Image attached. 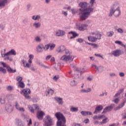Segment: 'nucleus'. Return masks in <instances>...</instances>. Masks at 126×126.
I'll list each match as a JSON object with an SVG mask.
<instances>
[{
    "instance_id": "obj_64",
    "label": "nucleus",
    "mask_w": 126,
    "mask_h": 126,
    "mask_svg": "<svg viewBox=\"0 0 126 126\" xmlns=\"http://www.w3.org/2000/svg\"><path fill=\"white\" fill-rule=\"evenodd\" d=\"M89 122H90L89 119H85L84 123H85V124H88Z\"/></svg>"
},
{
    "instance_id": "obj_25",
    "label": "nucleus",
    "mask_w": 126,
    "mask_h": 126,
    "mask_svg": "<svg viewBox=\"0 0 126 126\" xmlns=\"http://www.w3.org/2000/svg\"><path fill=\"white\" fill-rule=\"evenodd\" d=\"M92 91V89L91 88H89L87 90L82 89L80 90L81 93H90Z\"/></svg>"
},
{
    "instance_id": "obj_56",
    "label": "nucleus",
    "mask_w": 126,
    "mask_h": 126,
    "mask_svg": "<svg viewBox=\"0 0 126 126\" xmlns=\"http://www.w3.org/2000/svg\"><path fill=\"white\" fill-rule=\"evenodd\" d=\"M0 102L1 103V104H4V103H5V100L4 98H0Z\"/></svg>"
},
{
    "instance_id": "obj_39",
    "label": "nucleus",
    "mask_w": 126,
    "mask_h": 126,
    "mask_svg": "<svg viewBox=\"0 0 126 126\" xmlns=\"http://www.w3.org/2000/svg\"><path fill=\"white\" fill-rule=\"evenodd\" d=\"M109 122V120H108L107 118H106L102 120V122H100L101 125H103V124H107Z\"/></svg>"
},
{
    "instance_id": "obj_5",
    "label": "nucleus",
    "mask_w": 126,
    "mask_h": 126,
    "mask_svg": "<svg viewBox=\"0 0 126 126\" xmlns=\"http://www.w3.org/2000/svg\"><path fill=\"white\" fill-rule=\"evenodd\" d=\"M21 94L27 99H31V97L29 96V94H31L30 89H23L21 91Z\"/></svg>"
},
{
    "instance_id": "obj_15",
    "label": "nucleus",
    "mask_w": 126,
    "mask_h": 126,
    "mask_svg": "<svg viewBox=\"0 0 126 126\" xmlns=\"http://www.w3.org/2000/svg\"><path fill=\"white\" fill-rule=\"evenodd\" d=\"M87 70L86 68H75L74 71H76V72H79V73H83V72H85Z\"/></svg>"
},
{
    "instance_id": "obj_1",
    "label": "nucleus",
    "mask_w": 126,
    "mask_h": 126,
    "mask_svg": "<svg viewBox=\"0 0 126 126\" xmlns=\"http://www.w3.org/2000/svg\"><path fill=\"white\" fill-rule=\"evenodd\" d=\"M94 2L95 0H91L90 4L86 2H80L79 4V6L81 7L79 9L80 12L79 13L80 20H86L90 16L92 12L94 11V8L92 7L94 6Z\"/></svg>"
},
{
    "instance_id": "obj_58",
    "label": "nucleus",
    "mask_w": 126,
    "mask_h": 126,
    "mask_svg": "<svg viewBox=\"0 0 126 126\" xmlns=\"http://www.w3.org/2000/svg\"><path fill=\"white\" fill-rule=\"evenodd\" d=\"M91 46H92L93 47V48H98V45H97L95 43H92Z\"/></svg>"
},
{
    "instance_id": "obj_53",
    "label": "nucleus",
    "mask_w": 126,
    "mask_h": 126,
    "mask_svg": "<svg viewBox=\"0 0 126 126\" xmlns=\"http://www.w3.org/2000/svg\"><path fill=\"white\" fill-rule=\"evenodd\" d=\"M113 102L115 103V104H118V103L120 102V99H119V98H116L113 100Z\"/></svg>"
},
{
    "instance_id": "obj_43",
    "label": "nucleus",
    "mask_w": 126,
    "mask_h": 126,
    "mask_svg": "<svg viewBox=\"0 0 126 126\" xmlns=\"http://www.w3.org/2000/svg\"><path fill=\"white\" fill-rule=\"evenodd\" d=\"M17 79V81L18 82V83H19V82H22V79L23 78L21 76H18L16 78Z\"/></svg>"
},
{
    "instance_id": "obj_35",
    "label": "nucleus",
    "mask_w": 126,
    "mask_h": 126,
    "mask_svg": "<svg viewBox=\"0 0 126 126\" xmlns=\"http://www.w3.org/2000/svg\"><path fill=\"white\" fill-rule=\"evenodd\" d=\"M34 41L36 43H40L42 41V38L40 37L39 36H37L34 38Z\"/></svg>"
},
{
    "instance_id": "obj_44",
    "label": "nucleus",
    "mask_w": 126,
    "mask_h": 126,
    "mask_svg": "<svg viewBox=\"0 0 126 126\" xmlns=\"http://www.w3.org/2000/svg\"><path fill=\"white\" fill-rule=\"evenodd\" d=\"M28 126H30L32 125V120L31 119H27Z\"/></svg>"
},
{
    "instance_id": "obj_13",
    "label": "nucleus",
    "mask_w": 126,
    "mask_h": 126,
    "mask_svg": "<svg viewBox=\"0 0 126 126\" xmlns=\"http://www.w3.org/2000/svg\"><path fill=\"white\" fill-rule=\"evenodd\" d=\"M36 50L38 53H42L45 50V46L42 44H40L36 48Z\"/></svg>"
},
{
    "instance_id": "obj_19",
    "label": "nucleus",
    "mask_w": 126,
    "mask_h": 126,
    "mask_svg": "<svg viewBox=\"0 0 126 126\" xmlns=\"http://www.w3.org/2000/svg\"><path fill=\"white\" fill-rule=\"evenodd\" d=\"M120 15H121V10L118 7L115 10H114V16L115 17H119Z\"/></svg>"
},
{
    "instance_id": "obj_7",
    "label": "nucleus",
    "mask_w": 126,
    "mask_h": 126,
    "mask_svg": "<svg viewBox=\"0 0 126 126\" xmlns=\"http://www.w3.org/2000/svg\"><path fill=\"white\" fill-rule=\"evenodd\" d=\"M2 58H4L5 56H16V52L15 51L14 49H11L9 52L5 54H1Z\"/></svg>"
},
{
    "instance_id": "obj_24",
    "label": "nucleus",
    "mask_w": 126,
    "mask_h": 126,
    "mask_svg": "<svg viewBox=\"0 0 126 126\" xmlns=\"http://www.w3.org/2000/svg\"><path fill=\"white\" fill-rule=\"evenodd\" d=\"M55 99L57 102H58L59 105H63V98L61 97H55Z\"/></svg>"
},
{
    "instance_id": "obj_8",
    "label": "nucleus",
    "mask_w": 126,
    "mask_h": 126,
    "mask_svg": "<svg viewBox=\"0 0 126 126\" xmlns=\"http://www.w3.org/2000/svg\"><path fill=\"white\" fill-rule=\"evenodd\" d=\"M45 115V114L43 111L38 110L36 113V118L38 119V120H43Z\"/></svg>"
},
{
    "instance_id": "obj_47",
    "label": "nucleus",
    "mask_w": 126,
    "mask_h": 126,
    "mask_svg": "<svg viewBox=\"0 0 126 126\" xmlns=\"http://www.w3.org/2000/svg\"><path fill=\"white\" fill-rule=\"evenodd\" d=\"M0 71L3 73H6V69L3 68L2 67H0Z\"/></svg>"
},
{
    "instance_id": "obj_50",
    "label": "nucleus",
    "mask_w": 126,
    "mask_h": 126,
    "mask_svg": "<svg viewBox=\"0 0 126 126\" xmlns=\"http://www.w3.org/2000/svg\"><path fill=\"white\" fill-rule=\"evenodd\" d=\"M59 78H60V76H59V75H55L53 78V80H55V81H57V80L58 79H59Z\"/></svg>"
},
{
    "instance_id": "obj_57",
    "label": "nucleus",
    "mask_w": 126,
    "mask_h": 126,
    "mask_svg": "<svg viewBox=\"0 0 126 126\" xmlns=\"http://www.w3.org/2000/svg\"><path fill=\"white\" fill-rule=\"evenodd\" d=\"M32 102H33V103H36V102H38V98L36 97H34L32 98Z\"/></svg>"
},
{
    "instance_id": "obj_55",
    "label": "nucleus",
    "mask_w": 126,
    "mask_h": 126,
    "mask_svg": "<svg viewBox=\"0 0 126 126\" xmlns=\"http://www.w3.org/2000/svg\"><path fill=\"white\" fill-rule=\"evenodd\" d=\"M94 56H95V57H98V58H101V59H102V60H104V57H103V56H101V55L100 54H94Z\"/></svg>"
},
{
    "instance_id": "obj_38",
    "label": "nucleus",
    "mask_w": 126,
    "mask_h": 126,
    "mask_svg": "<svg viewBox=\"0 0 126 126\" xmlns=\"http://www.w3.org/2000/svg\"><path fill=\"white\" fill-rule=\"evenodd\" d=\"M17 123L18 124V126H25L24 124L22 123V121L19 119L17 121Z\"/></svg>"
},
{
    "instance_id": "obj_14",
    "label": "nucleus",
    "mask_w": 126,
    "mask_h": 126,
    "mask_svg": "<svg viewBox=\"0 0 126 126\" xmlns=\"http://www.w3.org/2000/svg\"><path fill=\"white\" fill-rule=\"evenodd\" d=\"M15 108L20 112H24L25 111L24 108L20 107V106H19V104L17 101H16L15 103Z\"/></svg>"
},
{
    "instance_id": "obj_51",
    "label": "nucleus",
    "mask_w": 126,
    "mask_h": 126,
    "mask_svg": "<svg viewBox=\"0 0 126 126\" xmlns=\"http://www.w3.org/2000/svg\"><path fill=\"white\" fill-rule=\"evenodd\" d=\"M76 41L79 43H83V42H84V40L82 38H78L76 39Z\"/></svg>"
},
{
    "instance_id": "obj_54",
    "label": "nucleus",
    "mask_w": 126,
    "mask_h": 126,
    "mask_svg": "<svg viewBox=\"0 0 126 126\" xmlns=\"http://www.w3.org/2000/svg\"><path fill=\"white\" fill-rule=\"evenodd\" d=\"M117 32H118V33H121L122 34V33H124V30H123V29L121 28H118L117 29Z\"/></svg>"
},
{
    "instance_id": "obj_20",
    "label": "nucleus",
    "mask_w": 126,
    "mask_h": 126,
    "mask_svg": "<svg viewBox=\"0 0 126 126\" xmlns=\"http://www.w3.org/2000/svg\"><path fill=\"white\" fill-rule=\"evenodd\" d=\"M92 66H93H93H94L95 67V68H96V70H98V71L99 72H102L103 71V70H104V68H103V67H102V66L98 67L95 64H93L92 65Z\"/></svg>"
},
{
    "instance_id": "obj_23",
    "label": "nucleus",
    "mask_w": 126,
    "mask_h": 126,
    "mask_svg": "<svg viewBox=\"0 0 126 126\" xmlns=\"http://www.w3.org/2000/svg\"><path fill=\"white\" fill-rule=\"evenodd\" d=\"M6 69L8 73H15V72H16V69H12L9 65L7 67Z\"/></svg>"
},
{
    "instance_id": "obj_22",
    "label": "nucleus",
    "mask_w": 126,
    "mask_h": 126,
    "mask_svg": "<svg viewBox=\"0 0 126 126\" xmlns=\"http://www.w3.org/2000/svg\"><path fill=\"white\" fill-rule=\"evenodd\" d=\"M68 34H72V36H71L70 37V39H74V38L78 37V36L79 35L78 33H77L76 32H68Z\"/></svg>"
},
{
    "instance_id": "obj_45",
    "label": "nucleus",
    "mask_w": 126,
    "mask_h": 126,
    "mask_svg": "<svg viewBox=\"0 0 126 126\" xmlns=\"http://www.w3.org/2000/svg\"><path fill=\"white\" fill-rule=\"evenodd\" d=\"M7 98L8 100H13V95L12 94H8Z\"/></svg>"
},
{
    "instance_id": "obj_46",
    "label": "nucleus",
    "mask_w": 126,
    "mask_h": 126,
    "mask_svg": "<svg viewBox=\"0 0 126 126\" xmlns=\"http://www.w3.org/2000/svg\"><path fill=\"white\" fill-rule=\"evenodd\" d=\"M82 74V73H80V75L79 74H78V78H79V79H81V80L84 79V76Z\"/></svg>"
},
{
    "instance_id": "obj_52",
    "label": "nucleus",
    "mask_w": 126,
    "mask_h": 126,
    "mask_svg": "<svg viewBox=\"0 0 126 126\" xmlns=\"http://www.w3.org/2000/svg\"><path fill=\"white\" fill-rule=\"evenodd\" d=\"M44 48V51H48V50H49V48H50V44L45 45Z\"/></svg>"
},
{
    "instance_id": "obj_4",
    "label": "nucleus",
    "mask_w": 126,
    "mask_h": 126,
    "mask_svg": "<svg viewBox=\"0 0 126 126\" xmlns=\"http://www.w3.org/2000/svg\"><path fill=\"white\" fill-rule=\"evenodd\" d=\"M43 126H52L54 125V122L53 121V119L50 115H47L45 116L43 120Z\"/></svg>"
},
{
    "instance_id": "obj_40",
    "label": "nucleus",
    "mask_w": 126,
    "mask_h": 126,
    "mask_svg": "<svg viewBox=\"0 0 126 126\" xmlns=\"http://www.w3.org/2000/svg\"><path fill=\"white\" fill-rule=\"evenodd\" d=\"M114 32L110 31L107 33L108 37H112L114 35Z\"/></svg>"
},
{
    "instance_id": "obj_62",
    "label": "nucleus",
    "mask_w": 126,
    "mask_h": 126,
    "mask_svg": "<svg viewBox=\"0 0 126 126\" xmlns=\"http://www.w3.org/2000/svg\"><path fill=\"white\" fill-rule=\"evenodd\" d=\"M119 75L121 77H123V76H125V73L124 72H120L119 73Z\"/></svg>"
},
{
    "instance_id": "obj_32",
    "label": "nucleus",
    "mask_w": 126,
    "mask_h": 126,
    "mask_svg": "<svg viewBox=\"0 0 126 126\" xmlns=\"http://www.w3.org/2000/svg\"><path fill=\"white\" fill-rule=\"evenodd\" d=\"M115 44H117V45H120L122 47H124L125 48L126 47V45L124 44L123 42L121 41L117 40L115 41Z\"/></svg>"
},
{
    "instance_id": "obj_48",
    "label": "nucleus",
    "mask_w": 126,
    "mask_h": 126,
    "mask_svg": "<svg viewBox=\"0 0 126 126\" xmlns=\"http://www.w3.org/2000/svg\"><path fill=\"white\" fill-rule=\"evenodd\" d=\"M47 93L48 94H50V95H52L53 94H54V90L50 89L47 92Z\"/></svg>"
},
{
    "instance_id": "obj_37",
    "label": "nucleus",
    "mask_w": 126,
    "mask_h": 126,
    "mask_svg": "<svg viewBox=\"0 0 126 126\" xmlns=\"http://www.w3.org/2000/svg\"><path fill=\"white\" fill-rule=\"evenodd\" d=\"M4 61H9L10 62H12L13 61L12 58L9 57V56H5V57H4Z\"/></svg>"
},
{
    "instance_id": "obj_33",
    "label": "nucleus",
    "mask_w": 126,
    "mask_h": 126,
    "mask_svg": "<svg viewBox=\"0 0 126 126\" xmlns=\"http://www.w3.org/2000/svg\"><path fill=\"white\" fill-rule=\"evenodd\" d=\"M18 84L20 88H24L25 87V84L23 82H19V83H18Z\"/></svg>"
},
{
    "instance_id": "obj_63",
    "label": "nucleus",
    "mask_w": 126,
    "mask_h": 126,
    "mask_svg": "<svg viewBox=\"0 0 126 126\" xmlns=\"http://www.w3.org/2000/svg\"><path fill=\"white\" fill-rule=\"evenodd\" d=\"M24 67H28L29 68V67H30V64L27 63L26 65H24Z\"/></svg>"
},
{
    "instance_id": "obj_28",
    "label": "nucleus",
    "mask_w": 126,
    "mask_h": 126,
    "mask_svg": "<svg viewBox=\"0 0 126 126\" xmlns=\"http://www.w3.org/2000/svg\"><path fill=\"white\" fill-rule=\"evenodd\" d=\"M126 103V100H123V101L117 107H116V110H120L121 108H123L125 106V104Z\"/></svg>"
},
{
    "instance_id": "obj_9",
    "label": "nucleus",
    "mask_w": 126,
    "mask_h": 126,
    "mask_svg": "<svg viewBox=\"0 0 126 126\" xmlns=\"http://www.w3.org/2000/svg\"><path fill=\"white\" fill-rule=\"evenodd\" d=\"M28 108L31 113H34L35 110L36 111H38V110H39V106L36 104H33L32 106L29 105ZM34 109H35V110Z\"/></svg>"
},
{
    "instance_id": "obj_42",
    "label": "nucleus",
    "mask_w": 126,
    "mask_h": 126,
    "mask_svg": "<svg viewBox=\"0 0 126 126\" xmlns=\"http://www.w3.org/2000/svg\"><path fill=\"white\" fill-rule=\"evenodd\" d=\"M101 34L96 33L95 34V37L96 38V40H100V39H101Z\"/></svg>"
},
{
    "instance_id": "obj_27",
    "label": "nucleus",
    "mask_w": 126,
    "mask_h": 126,
    "mask_svg": "<svg viewBox=\"0 0 126 126\" xmlns=\"http://www.w3.org/2000/svg\"><path fill=\"white\" fill-rule=\"evenodd\" d=\"M88 39L89 41L92 42L93 43H94V42H96V41H97V39L95 36H89L88 37Z\"/></svg>"
},
{
    "instance_id": "obj_16",
    "label": "nucleus",
    "mask_w": 126,
    "mask_h": 126,
    "mask_svg": "<svg viewBox=\"0 0 126 126\" xmlns=\"http://www.w3.org/2000/svg\"><path fill=\"white\" fill-rule=\"evenodd\" d=\"M112 110H113V106L112 105H110L109 106H107L103 109V111L102 112V114H106V113H107V112H110Z\"/></svg>"
},
{
    "instance_id": "obj_11",
    "label": "nucleus",
    "mask_w": 126,
    "mask_h": 126,
    "mask_svg": "<svg viewBox=\"0 0 126 126\" xmlns=\"http://www.w3.org/2000/svg\"><path fill=\"white\" fill-rule=\"evenodd\" d=\"M65 34V32L62 30H59L56 32V35L58 37H61Z\"/></svg>"
},
{
    "instance_id": "obj_6",
    "label": "nucleus",
    "mask_w": 126,
    "mask_h": 126,
    "mask_svg": "<svg viewBox=\"0 0 126 126\" xmlns=\"http://www.w3.org/2000/svg\"><path fill=\"white\" fill-rule=\"evenodd\" d=\"M124 54V51L121 49H117L114 51H113L110 53V55L114 56V57H120Z\"/></svg>"
},
{
    "instance_id": "obj_59",
    "label": "nucleus",
    "mask_w": 126,
    "mask_h": 126,
    "mask_svg": "<svg viewBox=\"0 0 126 126\" xmlns=\"http://www.w3.org/2000/svg\"><path fill=\"white\" fill-rule=\"evenodd\" d=\"M51 58H52V56L51 55H48V56L46 57L45 60H46V61H48V60H50V59H51Z\"/></svg>"
},
{
    "instance_id": "obj_21",
    "label": "nucleus",
    "mask_w": 126,
    "mask_h": 126,
    "mask_svg": "<svg viewBox=\"0 0 126 126\" xmlns=\"http://www.w3.org/2000/svg\"><path fill=\"white\" fill-rule=\"evenodd\" d=\"M80 114L84 116H88V115H89V116H91V115H92V112L90 111H82L80 112Z\"/></svg>"
},
{
    "instance_id": "obj_31",
    "label": "nucleus",
    "mask_w": 126,
    "mask_h": 126,
    "mask_svg": "<svg viewBox=\"0 0 126 126\" xmlns=\"http://www.w3.org/2000/svg\"><path fill=\"white\" fill-rule=\"evenodd\" d=\"M32 20H34L35 21H36V20H39V19H41V16L40 15H33L32 17Z\"/></svg>"
},
{
    "instance_id": "obj_18",
    "label": "nucleus",
    "mask_w": 126,
    "mask_h": 126,
    "mask_svg": "<svg viewBox=\"0 0 126 126\" xmlns=\"http://www.w3.org/2000/svg\"><path fill=\"white\" fill-rule=\"evenodd\" d=\"M5 110L8 113H11V112L13 111V107H12V106L10 104H7L5 107Z\"/></svg>"
},
{
    "instance_id": "obj_34",
    "label": "nucleus",
    "mask_w": 126,
    "mask_h": 126,
    "mask_svg": "<svg viewBox=\"0 0 126 126\" xmlns=\"http://www.w3.org/2000/svg\"><path fill=\"white\" fill-rule=\"evenodd\" d=\"M70 85L72 86V87L76 86V85H77V82L75 81V80H72L70 82Z\"/></svg>"
},
{
    "instance_id": "obj_29",
    "label": "nucleus",
    "mask_w": 126,
    "mask_h": 126,
    "mask_svg": "<svg viewBox=\"0 0 126 126\" xmlns=\"http://www.w3.org/2000/svg\"><path fill=\"white\" fill-rule=\"evenodd\" d=\"M7 2L6 0H0V7H4L5 3Z\"/></svg>"
},
{
    "instance_id": "obj_10",
    "label": "nucleus",
    "mask_w": 126,
    "mask_h": 126,
    "mask_svg": "<svg viewBox=\"0 0 126 126\" xmlns=\"http://www.w3.org/2000/svg\"><path fill=\"white\" fill-rule=\"evenodd\" d=\"M87 27H88L87 24H82L79 25L78 29L79 31H85L88 30Z\"/></svg>"
},
{
    "instance_id": "obj_61",
    "label": "nucleus",
    "mask_w": 126,
    "mask_h": 126,
    "mask_svg": "<svg viewBox=\"0 0 126 126\" xmlns=\"http://www.w3.org/2000/svg\"><path fill=\"white\" fill-rule=\"evenodd\" d=\"M5 26L2 24H0V28L1 30H4Z\"/></svg>"
},
{
    "instance_id": "obj_26",
    "label": "nucleus",
    "mask_w": 126,
    "mask_h": 126,
    "mask_svg": "<svg viewBox=\"0 0 126 126\" xmlns=\"http://www.w3.org/2000/svg\"><path fill=\"white\" fill-rule=\"evenodd\" d=\"M103 118H106V116L104 115H99L98 116L95 115L93 117V119L94 120H101V119H103Z\"/></svg>"
},
{
    "instance_id": "obj_41",
    "label": "nucleus",
    "mask_w": 126,
    "mask_h": 126,
    "mask_svg": "<svg viewBox=\"0 0 126 126\" xmlns=\"http://www.w3.org/2000/svg\"><path fill=\"white\" fill-rule=\"evenodd\" d=\"M0 63L3 66V67H6V68H7V66H9V65L6 64V63L4 62H1Z\"/></svg>"
},
{
    "instance_id": "obj_60",
    "label": "nucleus",
    "mask_w": 126,
    "mask_h": 126,
    "mask_svg": "<svg viewBox=\"0 0 126 126\" xmlns=\"http://www.w3.org/2000/svg\"><path fill=\"white\" fill-rule=\"evenodd\" d=\"M62 14H63V15H64L65 16H67V11H63Z\"/></svg>"
},
{
    "instance_id": "obj_36",
    "label": "nucleus",
    "mask_w": 126,
    "mask_h": 126,
    "mask_svg": "<svg viewBox=\"0 0 126 126\" xmlns=\"http://www.w3.org/2000/svg\"><path fill=\"white\" fill-rule=\"evenodd\" d=\"M70 112H76L78 111V107H71L70 109Z\"/></svg>"
},
{
    "instance_id": "obj_17",
    "label": "nucleus",
    "mask_w": 126,
    "mask_h": 126,
    "mask_svg": "<svg viewBox=\"0 0 126 126\" xmlns=\"http://www.w3.org/2000/svg\"><path fill=\"white\" fill-rule=\"evenodd\" d=\"M102 110H103V106L101 105H98L95 107V109L94 112V114H98V112H99L100 111H102Z\"/></svg>"
},
{
    "instance_id": "obj_49",
    "label": "nucleus",
    "mask_w": 126,
    "mask_h": 126,
    "mask_svg": "<svg viewBox=\"0 0 126 126\" xmlns=\"http://www.w3.org/2000/svg\"><path fill=\"white\" fill-rule=\"evenodd\" d=\"M49 47H50V50H54V49H55V47H56V44H51Z\"/></svg>"
},
{
    "instance_id": "obj_3",
    "label": "nucleus",
    "mask_w": 126,
    "mask_h": 126,
    "mask_svg": "<svg viewBox=\"0 0 126 126\" xmlns=\"http://www.w3.org/2000/svg\"><path fill=\"white\" fill-rule=\"evenodd\" d=\"M55 117H56L58 120V126H66V125H65L66 120H65V117L63 116V114L61 112H57L55 114Z\"/></svg>"
},
{
    "instance_id": "obj_30",
    "label": "nucleus",
    "mask_w": 126,
    "mask_h": 126,
    "mask_svg": "<svg viewBox=\"0 0 126 126\" xmlns=\"http://www.w3.org/2000/svg\"><path fill=\"white\" fill-rule=\"evenodd\" d=\"M32 26L35 29H38L41 27V23L40 22L34 23L33 24Z\"/></svg>"
},
{
    "instance_id": "obj_2",
    "label": "nucleus",
    "mask_w": 126,
    "mask_h": 126,
    "mask_svg": "<svg viewBox=\"0 0 126 126\" xmlns=\"http://www.w3.org/2000/svg\"><path fill=\"white\" fill-rule=\"evenodd\" d=\"M65 52V55L63 56L60 60L62 61H64V62H68V61H73V58H72V54H71V52H69V51L66 49L65 46L64 45H62L58 48L57 51L58 53H63V52Z\"/></svg>"
},
{
    "instance_id": "obj_12",
    "label": "nucleus",
    "mask_w": 126,
    "mask_h": 126,
    "mask_svg": "<svg viewBox=\"0 0 126 126\" xmlns=\"http://www.w3.org/2000/svg\"><path fill=\"white\" fill-rule=\"evenodd\" d=\"M118 4H119V2H116L114 4V6L111 7V8L110 9V13L108 15V16H109V17L113 16V15L114 14L115 5H117Z\"/></svg>"
}]
</instances>
